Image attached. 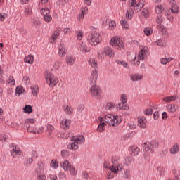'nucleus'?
<instances>
[{"label":"nucleus","mask_w":180,"mask_h":180,"mask_svg":"<svg viewBox=\"0 0 180 180\" xmlns=\"http://www.w3.org/2000/svg\"><path fill=\"white\" fill-rule=\"evenodd\" d=\"M85 143V137L84 136H74L71 138L70 142L68 145V150L77 151L79 148V145Z\"/></svg>","instance_id":"f257e3e1"},{"label":"nucleus","mask_w":180,"mask_h":180,"mask_svg":"<svg viewBox=\"0 0 180 180\" xmlns=\"http://www.w3.org/2000/svg\"><path fill=\"white\" fill-rule=\"evenodd\" d=\"M87 40L91 46H98L102 41V37L96 29H94L92 32L87 37Z\"/></svg>","instance_id":"f03ea898"},{"label":"nucleus","mask_w":180,"mask_h":180,"mask_svg":"<svg viewBox=\"0 0 180 180\" xmlns=\"http://www.w3.org/2000/svg\"><path fill=\"white\" fill-rule=\"evenodd\" d=\"M105 122L109 126H117L122 123V117L120 116H115L112 114H107L105 115Z\"/></svg>","instance_id":"7ed1b4c3"},{"label":"nucleus","mask_w":180,"mask_h":180,"mask_svg":"<svg viewBox=\"0 0 180 180\" xmlns=\"http://www.w3.org/2000/svg\"><path fill=\"white\" fill-rule=\"evenodd\" d=\"M143 8H144V1H140L136 3L134 8H129L127 10L126 13L127 18H128V19H131L133 18V15H134V11L139 13L141 9H143Z\"/></svg>","instance_id":"20e7f679"},{"label":"nucleus","mask_w":180,"mask_h":180,"mask_svg":"<svg viewBox=\"0 0 180 180\" xmlns=\"http://www.w3.org/2000/svg\"><path fill=\"white\" fill-rule=\"evenodd\" d=\"M143 150L147 154H153L154 148H158V141L155 140H153L150 142H146L143 145Z\"/></svg>","instance_id":"39448f33"},{"label":"nucleus","mask_w":180,"mask_h":180,"mask_svg":"<svg viewBox=\"0 0 180 180\" xmlns=\"http://www.w3.org/2000/svg\"><path fill=\"white\" fill-rule=\"evenodd\" d=\"M60 166L66 172H70V175H75L77 174V170L74 166H72L71 163L68 160H64L60 162Z\"/></svg>","instance_id":"423d86ee"},{"label":"nucleus","mask_w":180,"mask_h":180,"mask_svg":"<svg viewBox=\"0 0 180 180\" xmlns=\"http://www.w3.org/2000/svg\"><path fill=\"white\" fill-rule=\"evenodd\" d=\"M89 94L94 99H101L102 96V89L96 84H93L89 89Z\"/></svg>","instance_id":"0eeeda50"},{"label":"nucleus","mask_w":180,"mask_h":180,"mask_svg":"<svg viewBox=\"0 0 180 180\" xmlns=\"http://www.w3.org/2000/svg\"><path fill=\"white\" fill-rule=\"evenodd\" d=\"M110 46H112L117 50H122V49H124V44L123 43V40H122V39L117 36L111 38Z\"/></svg>","instance_id":"6e6552de"},{"label":"nucleus","mask_w":180,"mask_h":180,"mask_svg":"<svg viewBox=\"0 0 180 180\" xmlns=\"http://www.w3.org/2000/svg\"><path fill=\"white\" fill-rule=\"evenodd\" d=\"M106 56L110 58H113L115 57V51L112 48L107 46L104 48L103 51L98 52V56L101 60H105Z\"/></svg>","instance_id":"1a4fd4ad"},{"label":"nucleus","mask_w":180,"mask_h":180,"mask_svg":"<svg viewBox=\"0 0 180 180\" xmlns=\"http://www.w3.org/2000/svg\"><path fill=\"white\" fill-rule=\"evenodd\" d=\"M44 78L46 80L48 85L50 86H56L58 80L54 77V75L50 72H46L44 74Z\"/></svg>","instance_id":"9d476101"},{"label":"nucleus","mask_w":180,"mask_h":180,"mask_svg":"<svg viewBox=\"0 0 180 180\" xmlns=\"http://www.w3.org/2000/svg\"><path fill=\"white\" fill-rule=\"evenodd\" d=\"M139 58L141 60H146L147 57H148V55L150 54L149 50H148V46H144V45H141L139 47Z\"/></svg>","instance_id":"9b49d317"},{"label":"nucleus","mask_w":180,"mask_h":180,"mask_svg":"<svg viewBox=\"0 0 180 180\" xmlns=\"http://www.w3.org/2000/svg\"><path fill=\"white\" fill-rule=\"evenodd\" d=\"M110 169L113 174H117V172H122L124 169V166L122 163H118L116 165H112Z\"/></svg>","instance_id":"f8f14e48"},{"label":"nucleus","mask_w":180,"mask_h":180,"mask_svg":"<svg viewBox=\"0 0 180 180\" xmlns=\"http://www.w3.org/2000/svg\"><path fill=\"white\" fill-rule=\"evenodd\" d=\"M11 150V155L15 158L17 155H22V150L19 147L12 144Z\"/></svg>","instance_id":"ddd939ff"},{"label":"nucleus","mask_w":180,"mask_h":180,"mask_svg":"<svg viewBox=\"0 0 180 180\" xmlns=\"http://www.w3.org/2000/svg\"><path fill=\"white\" fill-rule=\"evenodd\" d=\"M138 127L139 129H147V119L144 117H138Z\"/></svg>","instance_id":"4468645a"},{"label":"nucleus","mask_w":180,"mask_h":180,"mask_svg":"<svg viewBox=\"0 0 180 180\" xmlns=\"http://www.w3.org/2000/svg\"><path fill=\"white\" fill-rule=\"evenodd\" d=\"M79 50L82 53H89L91 51V48L89 47V44L88 42L82 41L79 44Z\"/></svg>","instance_id":"2eb2a0df"},{"label":"nucleus","mask_w":180,"mask_h":180,"mask_svg":"<svg viewBox=\"0 0 180 180\" xmlns=\"http://www.w3.org/2000/svg\"><path fill=\"white\" fill-rule=\"evenodd\" d=\"M98 70H93L89 77L90 82H91V84H96V81H98Z\"/></svg>","instance_id":"dca6fc26"},{"label":"nucleus","mask_w":180,"mask_h":180,"mask_svg":"<svg viewBox=\"0 0 180 180\" xmlns=\"http://www.w3.org/2000/svg\"><path fill=\"white\" fill-rule=\"evenodd\" d=\"M63 110L65 115H71L74 113V108L71 107V104L70 103H65L63 106Z\"/></svg>","instance_id":"f3484780"},{"label":"nucleus","mask_w":180,"mask_h":180,"mask_svg":"<svg viewBox=\"0 0 180 180\" xmlns=\"http://www.w3.org/2000/svg\"><path fill=\"white\" fill-rule=\"evenodd\" d=\"M129 153L132 157H137V155L140 154V148L136 146H131L129 148Z\"/></svg>","instance_id":"a211bd4d"},{"label":"nucleus","mask_w":180,"mask_h":180,"mask_svg":"<svg viewBox=\"0 0 180 180\" xmlns=\"http://www.w3.org/2000/svg\"><path fill=\"white\" fill-rule=\"evenodd\" d=\"M70 126H71V120L64 118L61 120L60 127H62V129H70Z\"/></svg>","instance_id":"6ab92c4d"},{"label":"nucleus","mask_w":180,"mask_h":180,"mask_svg":"<svg viewBox=\"0 0 180 180\" xmlns=\"http://www.w3.org/2000/svg\"><path fill=\"white\" fill-rule=\"evenodd\" d=\"M169 153L172 155H176L179 153V144L175 143L169 149Z\"/></svg>","instance_id":"aec40b11"},{"label":"nucleus","mask_w":180,"mask_h":180,"mask_svg":"<svg viewBox=\"0 0 180 180\" xmlns=\"http://www.w3.org/2000/svg\"><path fill=\"white\" fill-rule=\"evenodd\" d=\"M58 36H60V30H57L52 34L51 37L49 38V42L56 43V40L58 39Z\"/></svg>","instance_id":"412c9836"},{"label":"nucleus","mask_w":180,"mask_h":180,"mask_svg":"<svg viewBox=\"0 0 180 180\" xmlns=\"http://www.w3.org/2000/svg\"><path fill=\"white\" fill-rule=\"evenodd\" d=\"M76 60L77 59L75 58V57L68 55L66 56V60H65L66 64H68V65H74V64H75Z\"/></svg>","instance_id":"4be33fe9"},{"label":"nucleus","mask_w":180,"mask_h":180,"mask_svg":"<svg viewBox=\"0 0 180 180\" xmlns=\"http://www.w3.org/2000/svg\"><path fill=\"white\" fill-rule=\"evenodd\" d=\"M178 99V96H166L162 98L163 102L165 103H169L170 102H174V101H176Z\"/></svg>","instance_id":"5701e85b"},{"label":"nucleus","mask_w":180,"mask_h":180,"mask_svg":"<svg viewBox=\"0 0 180 180\" xmlns=\"http://www.w3.org/2000/svg\"><path fill=\"white\" fill-rule=\"evenodd\" d=\"M166 108L168 110V112H170L171 113H174V112H176L178 110L179 107L176 104H169L166 105Z\"/></svg>","instance_id":"b1692460"},{"label":"nucleus","mask_w":180,"mask_h":180,"mask_svg":"<svg viewBox=\"0 0 180 180\" xmlns=\"http://www.w3.org/2000/svg\"><path fill=\"white\" fill-rule=\"evenodd\" d=\"M140 61H144V59H140L139 55H136L131 61V63L133 64V65L138 67V65H140Z\"/></svg>","instance_id":"393cba45"},{"label":"nucleus","mask_w":180,"mask_h":180,"mask_svg":"<svg viewBox=\"0 0 180 180\" xmlns=\"http://www.w3.org/2000/svg\"><path fill=\"white\" fill-rule=\"evenodd\" d=\"M31 91L33 96L37 98V95H39V86L37 84L31 86Z\"/></svg>","instance_id":"a878e982"},{"label":"nucleus","mask_w":180,"mask_h":180,"mask_svg":"<svg viewBox=\"0 0 180 180\" xmlns=\"http://www.w3.org/2000/svg\"><path fill=\"white\" fill-rule=\"evenodd\" d=\"M37 180H46V175L43 174L41 171V167H39V169L37 170Z\"/></svg>","instance_id":"bb28decb"},{"label":"nucleus","mask_w":180,"mask_h":180,"mask_svg":"<svg viewBox=\"0 0 180 180\" xmlns=\"http://www.w3.org/2000/svg\"><path fill=\"white\" fill-rule=\"evenodd\" d=\"M131 79L133 82L141 81L143 79V75L141 74H134L130 76Z\"/></svg>","instance_id":"cd10ccee"},{"label":"nucleus","mask_w":180,"mask_h":180,"mask_svg":"<svg viewBox=\"0 0 180 180\" xmlns=\"http://www.w3.org/2000/svg\"><path fill=\"white\" fill-rule=\"evenodd\" d=\"M54 131V127L51 124H48L46 126V136H48V137H50V136H51V134H53V132Z\"/></svg>","instance_id":"c85d7f7f"},{"label":"nucleus","mask_w":180,"mask_h":180,"mask_svg":"<svg viewBox=\"0 0 180 180\" xmlns=\"http://www.w3.org/2000/svg\"><path fill=\"white\" fill-rule=\"evenodd\" d=\"M116 107V104L113 102H108L105 106V110H113Z\"/></svg>","instance_id":"c756f323"},{"label":"nucleus","mask_w":180,"mask_h":180,"mask_svg":"<svg viewBox=\"0 0 180 180\" xmlns=\"http://www.w3.org/2000/svg\"><path fill=\"white\" fill-rule=\"evenodd\" d=\"M88 63L92 68H98V60H96V59L91 58L89 60Z\"/></svg>","instance_id":"7c9ffc66"},{"label":"nucleus","mask_w":180,"mask_h":180,"mask_svg":"<svg viewBox=\"0 0 180 180\" xmlns=\"http://www.w3.org/2000/svg\"><path fill=\"white\" fill-rule=\"evenodd\" d=\"M117 108L120 110H129V107L127 106V104L124 103H120L117 105Z\"/></svg>","instance_id":"2f4dec72"},{"label":"nucleus","mask_w":180,"mask_h":180,"mask_svg":"<svg viewBox=\"0 0 180 180\" xmlns=\"http://www.w3.org/2000/svg\"><path fill=\"white\" fill-rule=\"evenodd\" d=\"M25 92V89H23L22 86H18L15 89V95L16 96H20L22 94Z\"/></svg>","instance_id":"473e14b6"},{"label":"nucleus","mask_w":180,"mask_h":180,"mask_svg":"<svg viewBox=\"0 0 180 180\" xmlns=\"http://www.w3.org/2000/svg\"><path fill=\"white\" fill-rule=\"evenodd\" d=\"M24 61L27 64H32L34 61V57H33L32 55H28L24 58Z\"/></svg>","instance_id":"72a5a7b5"},{"label":"nucleus","mask_w":180,"mask_h":180,"mask_svg":"<svg viewBox=\"0 0 180 180\" xmlns=\"http://www.w3.org/2000/svg\"><path fill=\"white\" fill-rule=\"evenodd\" d=\"M58 54L60 57H64L65 54H67V51L65 50V48L63 46H60L58 48Z\"/></svg>","instance_id":"f704fd0d"},{"label":"nucleus","mask_w":180,"mask_h":180,"mask_svg":"<svg viewBox=\"0 0 180 180\" xmlns=\"http://www.w3.org/2000/svg\"><path fill=\"white\" fill-rule=\"evenodd\" d=\"M33 13V10L32 9V7L30 6H27L25 8L24 11V15L25 16L27 17V16H30V15H32Z\"/></svg>","instance_id":"c9c22d12"},{"label":"nucleus","mask_w":180,"mask_h":180,"mask_svg":"<svg viewBox=\"0 0 180 180\" xmlns=\"http://www.w3.org/2000/svg\"><path fill=\"white\" fill-rule=\"evenodd\" d=\"M155 12L158 15H160V13H162L164 12V8L161 5H157L155 7Z\"/></svg>","instance_id":"e433bc0d"},{"label":"nucleus","mask_w":180,"mask_h":180,"mask_svg":"<svg viewBox=\"0 0 180 180\" xmlns=\"http://www.w3.org/2000/svg\"><path fill=\"white\" fill-rule=\"evenodd\" d=\"M105 126H106V123L101 122L97 128V131H98V133L105 131Z\"/></svg>","instance_id":"4c0bfd02"},{"label":"nucleus","mask_w":180,"mask_h":180,"mask_svg":"<svg viewBox=\"0 0 180 180\" xmlns=\"http://www.w3.org/2000/svg\"><path fill=\"white\" fill-rule=\"evenodd\" d=\"M143 32L146 36H151L153 34V28L148 27L143 29Z\"/></svg>","instance_id":"58836bf2"},{"label":"nucleus","mask_w":180,"mask_h":180,"mask_svg":"<svg viewBox=\"0 0 180 180\" xmlns=\"http://www.w3.org/2000/svg\"><path fill=\"white\" fill-rule=\"evenodd\" d=\"M51 168L53 169H57L58 168V162L57 160L53 159L50 163Z\"/></svg>","instance_id":"ea45409f"},{"label":"nucleus","mask_w":180,"mask_h":180,"mask_svg":"<svg viewBox=\"0 0 180 180\" xmlns=\"http://www.w3.org/2000/svg\"><path fill=\"white\" fill-rule=\"evenodd\" d=\"M120 99L122 103L127 104V94H121L120 96Z\"/></svg>","instance_id":"a19ab883"},{"label":"nucleus","mask_w":180,"mask_h":180,"mask_svg":"<svg viewBox=\"0 0 180 180\" xmlns=\"http://www.w3.org/2000/svg\"><path fill=\"white\" fill-rule=\"evenodd\" d=\"M142 16L143 18H148L150 16V10H148V8L146 7L142 10Z\"/></svg>","instance_id":"79ce46f5"},{"label":"nucleus","mask_w":180,"mask_h":180,"mask_svg":"<svg viewBox=\"0 0 180 180\" xmlns=\"http://www.w3.org/2000/svg\"><path fill=\"white\" fill-rule=\"evenodd\" d=\"M174 60L172 58H162L160 59V61L161 64L163 65H165L167 63H169L170 61H172Z\"/></svg>","instance_id":"37998d69"},{"label":"nucleus","mask_w":180,"mask_h":180,"mask_svg":"<svg viewBox=\"0 0 180 180\" xmlns=\"http://www.w3.org/2000/svg\"><path fill=\"white\" fill-rule=\"evenodd\" d=\"M76 35L77 40H82V38L84 37V32L82 30H77L76 31Z\"/></svg>","instance_id":"c03bdc74"},{"label":"nucleus","mask_w":180,"mask_h":180,"mask_svg":"<svg viewBox=\"0 0 180 180\" xmlns=\"http://www.w3.org/2000/svg\"><path fill=\"white\" fill-rule=\"evenodd\" d=\"M171 12L172 13H178V12H179V7L178 5L171 6Z\"/></svg>","instance_id":"a18cd8bd"},{"label":"nucleus","mask_w":180,"mask_h":180,"mask_svg":"<svg viewBox=\"0 0 180 180\" xmlns=\"http://www.w3.org/2000/svg\"><path fill=\"white\" fill-rule=\"evenodd\" d=\"M116 63L119 65H122V67H124V68H129V64H127V63H126V62H124L123 60H116Z\"/></svg>","instance_id":"49530a36"},{"label":"nucleus","mask_w":180,"mask_h":180,"mask_svg":"<svg viewBox=\"0 0 180 180\" xmlns=\"http://www.w3.org/2000/svg\"><path fill=\"white\" fill-rule=\"evenodd\" d=\"M40 13L41 15H42L43 16H45L46 15L50 13V10L47 8H42L40 10Z\"/></svg>","instance_id":"de8ad7c7"},{"label":"nucleus","mask_w":180,"mask_h":180,"mask_svg":"<svg viewBox=\"0 0 180 180\" xmlns=\"http://www.w3.org/2000/svg\"><path fill=\"white\" fill-rule=\"evenodd\" d=\"M121 25L123 29H129V23L127 20H124V18H122L121 20Z\"/></svg>","instance_id":"09e8293b"},{"label":"nucleus","mask_w":180,"mask_h":180,"mask_svg":"<svg viewBox=\"0 0 180 180\" xmlns=\"http://www.w3.org/2000/svg\"><path fill=\"white\" fill-rule=\"evenodd\" d=\"M7 84H8L10 86H13V85H15V79L13 77H9L8 79L7 80Z\"/></svg>","instance_id":"8fccbe9b"},{"label":"nucleus","mask_w":180,"mask_h":180,"mask_svg":"<svg viewBox=\"0 0 180 180\" xmlns=\"http://www.w3.org/2000/svg\"><path fill=\"white\" fill-rule=\"evenodd\" d=\"M22 126L24 130H29V127H30V124H29L25 120L24 122H22Z\"/></svg>","instance_id":"3c124183"},{"label":"nucleus","mask_w":180,"mask_h":180,"mask_svg":"<svg viewBox=\"0 0 180 180\" xmlns=\"http://www.w3.org/2000/svg\"><path fill=\"white\" fill-rule=\"evenodd\" d=\"M24 112L25 113H32V112H33V109L30 105H25L24 108Z\"/></svg>","instance_id":"603ef678"},{"label":"nucleus","mask_w":180,"mask_h":180,"mask_svg":"<svg viewBox=\"0 0 180 180\" xmlns=\"http://www.w3.org/2000/svg\"><path fill=\"white\" fill-rule=\"evenodd\" d=\"M123 176L125 178V179H129V178H130V170L125 169L124 171Z\"/></svg>","instance_id":"864d4df0"},{"label":"nucleus","mask_w":180,"mask_h":180,"mask_svg":"<svg viewBox=\"0 0 180 180\" xmlns=\"http://www.w3.org/2000/svg\"><path fill=\"white\" fill-rule=\"evenodd\" d=\"M0 141L3 143H5L6 141H8V135L5 134H2L0 135Z\"/></svg>","instance_id":"5fc2aeb1"},{"label":"nucleus","mask_w":180,"mask_h":180,"mask_svg":"<svg viewBox=\"0 0 180 180\" xmlns=\"http://www.w3.org/2000/svg\"><path fill=\"white\" fill-rule=\"evenodd\" d=\"M165 15L168 19V20H169V22H172V20H174V16L171 15V12L169 11L168 13L165 12Z\"/></svg>","instance_id":"6e6d98bb"},{"label":"nucleus","mask_w":180,"mask_h":180,"mask_svg":"<svg viewBox=\"0 0 180 180\" xmlns=\"http://www.w3.org/2000/svg\"><path fill=\"white\" fill-rule=\"evenodd\" d=\"M52 19H53V17H51L50 13H48L47 15H44V20H45V22H51Z\"/></svg>","instance_id":"4d7b16f0"},{"label":"nucleus","mask_w":180,"mask_h":180,"mask_svg":"<svg viewBox=\"0 0 180 180\" xmlns=\"http://www.w3.org/2000/svg\"><path fill=\"white\" fill-rule=\"evenodd\" d=\"M162 22H164V19L162 18V16L158 15L156 18V23H158V25H161L162 23Z\"/></svg>","instance_id":"13d9d810"},{"label":"nucleus","mask_w":180,"mask_h":180,"mask_svg":"<svg viewBox=\"0 0 180 180\" xmlns=\"http://www.w3.org/2000/svg\"><path fill=\"white\" fill-rule=\"evenodd\" d=\"M68 155H70V153L68 150H63L61 151V156L63 158H67V157H68Z\"/></svg>","instance_id":"bf43d9fd"},{"label":"nucleus","mask_w":180,"mask_h":180,"mask_svg":"<svg viewBox=\"0 0 180 180\" xmlns=\"http://www.w3.org/2000/svg\"><path fill=\"white\" fill-rule=\"evenodd\" d=\"M137 4V0H131L129 1V7L134 8Z\"/></svg>","instance_id":"052dcab7"},{"label":"nucleus","mask_w":180,"mask_h":180,"mask_svg":"<svg viewBox=\"0 0 180 180\" xmlns=\"http://www.w3.org/2000/svg\"><path fill=\"white\" fill-rule=\"evenodd\" d=\"M112 165H117L119 163V158L113 157L112 158Z\"/></svg>","instance_id":"680f3d73"},{"label":"nucleus","mask_w":180,"mask_h":180,"mask_svg":"<svg viewBox=\"0 0 180 180\" xmlns=\"http://www.w3.org/2000/svg\"><path fill=\"white\" fill-rule=\"evenodd\" d=\"M109 27L111 30L115 29V27H116V22H115L114 20H111L109 23Z\"/></svg>","instance_id":"e2e57ef3"},{"label":"nucleus","mask_w":180,"mask_h":180,"mask_svg":"<svg viewBox=\"0 0 180 180\" xmlns=\"http://www.w3.org/2000/svg\"><path fill=\"white\" fill-rule=\"evenodd\" d=\"M80 11L83 15H86V13H88V7H82Z\"/></svg>","instance_id":"0e129e2a"},{"label":"nucleus","mask_w":180,"mask_h":180,"mask_svg":"<svg viewBox=\"0 0 180 180\" xmlns=\"http://www.w3.org/2000/svg\"><path fill=\"white\" fill-rule=\"evenodd\" d=\"M156 44L157 46H160V47H162V46H164V44H165V42H164V40L162 39H158V41H156Z\"/></svg>","instance_id":"69168bd1"},{"label":"nucleus","mask_w":180,"mask_h":180,"mask_svg":"<svg viewBox=\"0 0 180 180\" xmlns=\"http://www.w3.org/2000/svg\"><path fill=\"white\" fill-rule=\"evenodd\" d=\"M60 61H56L54 63V65L53 66V70H57L58 68H60Z\"/></svg>","instance_id":"338daca9"},{"label":"nucleus","mask_w":180,"mask_h":180,"mask_svg":"<svg viewBox=\"0 0 180 180\" xmlns=\"http://www.w3.org/2000/svg\"><path fill=\"white\" fill-rule=\"evenodd\" d=\"M130 160H131L130 158L127 157V158L124 159V165H127V166L130 165Z\"/></svg>","instance_id":"774afa93"}]
</instances>
